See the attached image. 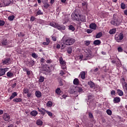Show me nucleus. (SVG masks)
I'll use <instances>...</instances> for the list:
<instances>
[{
    "label": "nucleus",
    "instance_id": "nucleus-1",
    "mask_svg": "<svg viewBox=\"0 0 127 127\" xmlns=\"http://www.w3.org/2000/svg\"><path fill=\"white\" fill-rule=\"evenodd\" d=\"M71 18L73 20H76L77 21H82V22H85L86 21V17L83 15H80L77 13L72 14Z\"/></svg>",
    "mask_w": 127,
    "mask_h": 127
},
{
    "label": "nucleus",
    "instance_id": "nucleus-2",
    "mask_svg": "<svg viewBox=\"0 0 127 127\" xmlns=\"http://www.w3.org/2000/svg\"><path fill=\"white\" fill-rule=\"evenodd\" d=\"M75 42H76V40L73 38L68 37L66 38L65 40L64 44L62 45V49H64L66 47V45L68 46L73 45Z\"/></svg>",
    "mask_w": 127,
    "mask_h": 127
},
{
    "label": "nucleus",
    "instance_id": "nucleus-3",
    "mask_svg": "<svg viewBox=\"0 0 127 127\" xmlns=\"http://www.w3.org/2000/svg\"><path fill=\"white\" fill-rule=\"evenodd\" d=\"M50 25L53 27H54L55 28H57V29H59V30H65V29H66V27L65 26H61L59 24L56 23L54 22H51L50 23Z\"/></svg>",
    "mask_w": 127,
    "mask_h": 127
},
{
    "label": "nucleus",
    "instance_id": "nucleus-4",
    "mask_svg": "<svg viewBox=\"0 0 127 127\" xmlns=\"http://www.w3.org/2000/svg\"><path fill=\"white\" fill-rule=\"evenodd\" d=\"M111 23L115 26H118V25H120V24H121V21L119 19H118V18L114 16L113 19L111 21Z\"/></svg>",
    "mask_w": 127,
    "mask_h": 127
},
{
    "label": "nucleus",
    "instance_id": "nucleus-5",
    "mask_svg": "<svg viewBox=\"0 0 127 127\" xmlns=\"http://www.w3.org/2000/svg\"><path fill=\"white\" fill-rule=\"evenodd\" d=\"M124 39V34L123 33H120L119 35H115V40L117 42H121V40Z\"/></svg>",
    "mask_w": 127,
    "mask_h": 127
},
{
    "label": "nucleus",
    "instance_id": "nucleus-6",
    "mask_svg": "<svg viewBox=\"0 0 127 127\" xmlns=\"http://www.w3.org/2000/svg\"><path fill=\"white\" fill-rule=\"evenodd\" d=\"M2 63L3 65H9L11 63V60H10V58H7L2 60Z\"/></svg>",
    "mask_w": 127,
    "mask_h": 127
},
{
    "label": "nucleus",
    "instance_id": "nucleus-7",
    "mask_svg": "<svg viewBox=\"0 0 127 127\" xmlns=\"http://www.w3.org/2000/svg\"><path fill=\"white\" fill-rule=\"evenodd\" d=\"M8 71V68H0V77H1V76H3V75H5V72H7Z\"/></svg>",
    "mask_w": 127,
    "mask_h": 127
},
{
    "label": "nucleus",
    "instance_id": "nucleus-8",
    "mask_svg": "<svg viewBox=\"0 0 127 127\" xmlns=\"http://www.w3.org/2000/svg\"><path fill=\"white\" fill-rule=\"evenodd\" d=\"M38 111L40 113L41 115H42L43 116L45 115V113H46V110L44 108H39L38 107Z\"/></svg>",
    "mask_w": 127,
    "mask_h": 127
},
{
    "label": "nucleus",
    "instance_id": "nucleus-9",
    "mask_svg": "<svg viewBox=\"0 0 127 127\" xmlns=\"http://www.w3.org/2000/svg\"><path fill=\"white\" fill-rule=\"evenodd\" d=\"M84 57L85 58L83 59V60H88V59H90L91 57H92V53H86Z\"/></svg>",
    "mask_w": 127,
    "mask_h": 127
},
{
    "label": "nucleus",
    "instance_id": "nucleus-10",
    "mask_svg": "<svg viewBox=\"0 0 127 127\" xmlns=\"http://www.w3.org/2000/svg\"><path fill=\"white\" fill-rule=\"evenodd\" d=\"M10 119V116L8 114H4L3 117V119L5 122H8L9 121V119Z\"/></svg>",
    "mask_w": 127,
    "mask_h": 127
},
{
    "label": "nucleus",
    "instance_id": "nucleus-11",
    "mask_svg": "<svg viewBox=\"0 0 127 127\" xmlns=\"http://www.w3.org/2000/svg\"><path fill=\"white\" fill-rule=\"evenodd\" d=\"M89 27L91 29H94V30H96L97 28V25H96V23H92L91 24H90Z\"/></svg>",
    "mask_w": 127,
    "mask_h": 127
},
{
    "label": "nucleus",
    "instance_id": "nucleus-12",
    "mask_svg": "<svg viewBox=\"0 0 127 127\" xmlns=\"http://www.w3.org/2000/svg\"><path fill=\"white\" fill-rule=\"evenodd\" d=\"M35 94L37 98H41V97L42 96V93H41V92L39 91H36Z\"/></svg>",
    "mask_w": 127,
    "mask_h": 127
},
{
    "label": "nucleus",
    "instance_id": "nucleus-13",
    "mask_svg": "<svg viewBox=\"0 0 127 127\" xmlns=\"http://www.w3.org/2000/svg\"><path fill=\"white\" fill-rule=\"evenodd\" d=\"M113 102L115 104H117L118 103H120L121 102V98L118 97H115L114 98Z\"/></svg>",
    "mask_w": 127,
    "mask_h": 127
},
{
    "label": "nucleus",
    "instance_id": "nucleus-14",
    "mask_svg": "<svg viewBox=\"0 0 127 127\" xmlns=\"http://www.w3.org/2000/svg\"><path fill=\"white\" fill-rule=\"evenodd\" d=\"M30 115L32 116V117H36V116L38 115V112L35 110H33L30 112Z\"/></svg>",
    "mask_w": 127,
    "mask_h": 127
},
{
    "label": "nucleus",
    "instance_id": "nucleus-15",
    "mask_svg": "<svg viewBox=\"0 0 127 127\" xmlns=\"http://www.w3.org/2000/svg\"><path fill=\"white\" fill-rule=\"evenodd\" d=\"M13 102H14L15 103H20V102H22V99L20 98H15L13 99Z\"/></svg>",
    "mask_w": 127,
    "mask_h": 127
},
{
    "label": "nucleus",
    "instance_id": "nucleus-16",
    "mask_svg": "<svg viewBox=\"0 0 127 127\" xmlns=\"http://www.w3.org/2000/svg\"><path fill=\"white\" fill-rule=\"evenodd\" d=\"M17 96V93L14 92L13 93H12L11 96L9 97V100H12V99H14V98H15Z\"/></svg>",
    "mask_w": 127,
    "mask_h": 127
},
{
    "label": "nucleus",
    "instance_id": "nucleus-17",
    "mask_svg": "<svg viewBox=\"0 0 127 127\" xmlns=\"http://www.w3.org/2000/svg\"><path fill=\"white\" fill-rule=\"evenodd\" d=\"M88 84L90 88H94V87H95V83H94V82H93L92 81H89L88 82Z\"/></svg>",
    "mask_w": 127,
    "mask_h": 127
},
{
    "label": "nucleus",
    "instance_id": "nucleus-18",
    "mask_svg": "<svg viewBox=\"0 0 127 127\" xmlns=\"http://www.w3.org/2000/svg\"><path fill=\"white\" fill-rule=\"evenodd\" d=\"M117 94L119 95V96H123L124 95V92H123V90L121 89H118L117 90Z\"/></svg>",
    "mask_w": 127,
    "mask_h": 127
},
{
    "label": "nucleus",
    "instance_id": "nucleus-19",
    "mask_svg": "<svg viewBox=\"0 0 127 127\" xmlns=\"http://www.w3.org/2000/svg\"><path fill=\"white\" fill-rule=\"evenodd\" d=\"M85 75H86V73L85 72V71H82L81 72H80V76L81 79H85Z\"/></svg>",
    "mask_w": 127,
    "mask_h": 127
},
{
    "label": "nucleus",
    "instance_id": "nucleus-20",
    "mask_svg": "<svg viewBox=\"0 0 127 127\" xmlns=\"http://www.w3.org/2000/svg\"><path fill=\"white\" fill-rule=\"evenodd\" d=\"M88 116H89V119H91V121L92 122L94 121V116L93 115V114L91 112H89Z\"/></svg>",
    "mask_w": 127,
    "mask_h": 127
},
{
    "label": "nucleus",
    "instance_id": "nucleus-21",
    "mask_svg": "<svg viewBox=\"0 0 127 127\" xmlns=\"http://www.w3.org/2000/svg\"><path fill=\"white\" fill-rule=\"evenodd\" d=\"M93 44L94 45H100L101 44V41L96 40L94 41Z\"/></svg>",
    "mask_w": 127,
    "mask_h": 127
},
{
    "label": "nucleus",
    "instance_id": "nucleus-22",
    "mask_svg": "<svg viewBox=\"0 0 127 127\" xmlns=\"http://www.w3.org/2000/svg\"><path fill=\"white\" fill-rule=\"evenodd\" d=\"M60 63L61 64V65H64L66 64V63H65V61L63 60V58L62 57L60 58Z\"/></svg>",
    "mask_w": 127,
    "mask_h": 127
},
{
    "label": "nucleus",
    "instance_id": "nucleus-23",
    "mask_svg": "<svg viewBox=\"0 0 127 127\" xmlns=\"http://www.w3.org/2000/svg\"><path fill=\"white\" fill-rule=\"evenodd\" d=\"M9 44V43L7 42V40H6V39H4L2 41V45H8V44Z\"/></svg>",
    "mask_w": 127,
    "mask_h": 127
},
{
    "label": "nucleus",
    "instance_id": "nucleus-24",
    "mask_svg": "<svg viewBox=\"0 0 127 127\" xmlns=\"http://www.w3.org/2000/svg\"><path fill=\"white\" fill-rule=\"evenodd\" d=\"M79 79L78 78H75L73 80V84L74 85H78L79 84Z\"/></svg>",
    "mask_w": 127,
    "mask_h": 127
},
{
    "label": "nucleus",
    "instance_id": "nucleus-25",
    "mask_svg": "<svg viewBox=\"0 0 127 127\" xmlns=\"http://www.w3.org/2000/svg\"><path fill=\"white\" fill-rule=\"evenodd\" d=\"M43 122L41 120H38L36 122V124L38 126H42Z\"/></svg>",
    "mask_w": 127,
    "mask_h": 127
},
{
    "label": "nucleus",
    "instance_id": "nucleus-26",
    "mask_svg": "<svg viewBox=\"0 0 127 127\" xmlns=\"http://www.w3.org/2000/svg\"><path fill=\"white\" fill-rule=\"evenodd\" d=\"M66 51L68 54H71V53H72V48L71 47H68Z\"/></svg>",
    "mask_w": 127,
    "mask_h": 127
},
{
    "label": "nucleus",
    "instance_id": "nucleus-27",
    "mask_svg": "<svg viewBox=\"0 0 127 127\" xmlns=\"http://www.w3.org/2000/svg\"><path fill=\"white\" fill-rule=\"evenodd\" d=\"M116 31H117L116 29H112L110 30L109 33L110 34H115L116 33Z\"/></svg>",
    "mask_w": 127,
    "mask_h": 127
},
{
    "label": "nucleus",
    "instance_id": "nucleus-28",
    "mask_svg": "<svg viewBox=\"0 0 127 127\" xmlns=\"http://www.w3.org/2000/svg\"><path fill=\"white\" fill-rule=\"evenodd\" d=\"M13 76V73H12L10 71H8L7 73V77H9V78H11Z\"/></svg>",
    "mask_w": 127,
    "mask_h": 127
},
{
    "label": "nucleus",
    "instance_id": "nucleus-29",
    "mask_svg": "<svg viewBox=\"0 0 127 127\" xmlns=\"http://www.w3.org/2000/svg\"><path fill=\"white\" fill-rule=\"evenodd\" d=\"M23 71L26 72L27 73V74L28 75H30V70H28V69L27 68H25L23 69Z\"/></svg>",
    "mask_w": 127,
    "mask_h": 127
},
{
    "label": "nucleus",
    "instance_id": "nucleus-30",
    "mask_svg": "<svg viewBox=\"0 0 127 127\" xmlns=\"http://www.w3.org/2000/svg\"><path fill=\"white\" fill-rule=\"evenodd\" d=\"M103 36V33L99 32L96 35V38H100V37H102Z\"/></svg>",
    "mask_w": 127,
    "mask_h": 127
},
{
    "label": "nucleus",
    "instance_id": "nucleus-31",
    "mask_svg": "<svg viewBox=\"0 0 127 127\" xmlns=\"http://www.w3.org/2000/svg\"><path fill=\"white\" fill-rule=\"evenodd\" d=\"M62 92L61 91V89H60V88H58L56 90V94H58V95H60Z\"/></svg>",
    "mask_w": 127,
    "mask_h": 127
},
{
    "label": "nucleus",
    "instance_id": "nucleus-32",
    "mask_svg": "<svg viewBox=\"0 0 127 127\" xmlns=\"http://www.w3.org/2000/svg\"><path fill=\"white\" fill-rule=\"evenodd\" d=\"M46 113L47 114V115L49 116V117H53V114L51 113V112H49L47 110H46Z\"/></svg>",
    "mask_w": 127,
    "mask_h": 127
},
{
    "label": "nucleus",
    "instance_id": "nucleus-33",
    "mask_svg": "<svg viewBox=\"0 0 127 127\" xmlns=\"http://www.w3.org/2000/svg\"><path fill=\"white\" fill-rule=\"evenodd\" d=\"M39 82L40 83H42L43 82H44V77L40 76L39 79Z\"/></svg>",
    "mask_w": 127,
    "mask_h": 127
},
{
    "label": "nucleus",
    "instance_id": "nucleus-34",
    "mask_svg": "<svg viewBox=\"0 0 127 127\" xmlns=\"http://www.w3.org/2000/svg\"><path fill=\"white\" fill-rule=\"evenodd\" d=\"M23 92L24 94H27L29 92V89L27 88H24L23 90Z\"/></svg>",
    "mask_w": 127,
    "mask_h": 127
},
{
    "label": "nucleus",
    "instance_id": "nucleus-35",
    "mask_svg": "<svg viewBox=\"0 0 127 127\" xmlns=\"http://www.w3.org/2000/svg\"><path fill=\"white\" fill-rule=\"evenodd\" d=\"M31 56L33 58H35V59L38 58V56L35 53H32Z\"/></svg>",
    "mask_w": 127,
    "mask_h": 127
},
{
    "label": "nucleus",
    "instance_id": "nucleus-36",
    "mask_svg": "<svg viewBox=\"0 0 127 127\" xmlns=\"http://www.w3.org/2000/svg\"><path fill=\"white\" fill-rule=\"evenodd\" d=\"M5 2H6L7 4H10V3L13 2V0H6Z\"/></svg>",
    "mask_w": 127,
    "mask_h": 127
},
{
    "label": "nucleus",
    "instance_id": "nucleus-37",
    "mask_svg": "<svg viewBox=\"0 0 127 127\" xmlns=\"http://www.w3.org/2000/svg\"><path fill=\"white\" fill-rule=\"evenodd\" d=\"M69 30H71V31H74L75 30V27H74V26L70 25L69 26Z\"/></svg>",
    "mask_w": 127,
    "mask_h": 127
},
{
    "label": "nucleus",
    "instance_id": "nucleus-38",
    "mask_svg": "<svg viewBox=\"0 0 127 127\" xmlns=\"http://www.w3.org/2000/svg\"><path fill=\"white\" fill-rule=\"evenodd\" d=\"M8 20H10V21H12L13 19H14V15H11L8 17Z\"/></svg>",
    "mask_w": 127,
    "mask_h": 127
},
{
    "label": "nucleus",
    "instance_id": "nucleus-39",
    "mask_svg": "<svg viewBox=\"0 0 127 127\" xmlns=\"http://www.w3.org/2000/svg\"><path fill=\"white\" fill-rule=\"evenodd\" d=\"M42 14H43V12H42V11H41V10H38L37 11L36 16H37V15H41Z\"/></svg>",
    "mask_w": 127,
    "mask_h": 127
},
{
    "label": "nucleus",
    "instance_id": "nucleus-40",
    "mask_svg": "<svg viewBox=\"0 0 127 127\" xmlns=\"http://www.w3.org/2000/svg\"><path fill=\"white\" fill-rule=\"evenodd\" d=\"M30 65H31V66H34V64H35V62H34V61L33 60H31L30 61L28 62Z\"/></svg>",
    "mask_w": 127,
    "mask_h": 127
},
{
    "label": "nucleus",
    "instance_id": "nucleus-41",
    "mask_svg": "<svg viewBox=\"0 0 127 127\" xmlns=\"http://www.w3.org/2000/svg\"><path fill=\"white\" fill-rule=\"evenodd\" d=\"M121 6L122 9H126V4L125 3H121Z\"/></svg>",
    "mask_w": 127,
    "mask_h": 127
},
{
    "label": "nucleus",
    "instance_id": "nucleus-42",
    "mask_svg": "<svg viewBox=\"0 0 127 127\" xmlns=\"http://www.w3.org/2000/svg\"><path fill=\"white\" fill-rule=\"evenodd\" d=\"M90 41H84V44L86 45V46H89V45H90Z\"/></svg>",
    "mask_w": 127,
    "mask_h": 127
},
{
    "label": "nucleus",
    "instance_id": "nucleus-43",
    "mask_svg": "<svg viewBox=\"0 0 127 127\" xmlns=\"http://www.w3.org/2000/svg\"><path fill=\"white\" fill-rule=\"evenodd\" d=\"M107 115H109V116H111L112 115V111L111 110L108 109L106 111Z\"/></svg>",
    "mask_w": 127,
    "mask_h": 127
},
{
    "label": "nucleus",
    "instance_id": "nucleus-44",
    "mask_svg": "<svg viewBox=\"0 0 127 127\" xmlns=\"http://www.w3.org/2000/svg\"><path fill=\"white\" fill-rule=\"evenodd\" d=\"M47 107H52V102L51 101H49L47 103Z\"/></svg>",
    "mask_w": 127,
    "mask_h": 127
},
{
    "label": "nucleus",
    "instance_id": "nucleus-45",
    "mask_svg": "<svg viewBox=\"0 0 127 127\" xmlns=\"http://www.w3.org/2000/svg\"><path fill=\"white\" fill-rule=\"evenodd\" d=\"M76 90H77V92H82V91H83V89H82L81 87H76Z\"/></svg>",
    "mask_w": 127,
    "mask_h": 127
},
{
    "label": "nucleus",
    "instance_id": "nucleus-46",
    "mask_svg": "<svg viewBox=\"0 0 127 127\" xmlns=\"http://www.w3.org/2000/svg\"><path fill=\"white\" fill-rule=\"evenodd\" d=\"M5 24L4 21L0 20V26H3V25Z\"/></svg>",
    "mask_w": 127,
    "mask_h": 127
},
{
    "label": "nucleus",
    "instance_id": "nucleus-47",
    "mask_svg": "<svg viewBox=\"0 0 127 127\" xmlns=\"http://www.w3.org/2000/svg\"><path fill=\"white\" fill-rule=\"evenodd\" d=\"M87 2H84L82 3V6L85 7V9H87Z\"/></svg>",
    "mask_w": 127,
    "mask_h": 127
},
{
    "label": "nucleus",
    "instance_id": "nucleus-48",
    "mask_svg": "<svg viewBox=\"0 0 127 127\" xmlns=\"http://www.w3.org/2000/svg\"><path fill=\"white\" fill-rule=\"evenodd\" d=\"M118 52H123V48L119 47L118 48Z\"/></svg>",
    "mask_w": 127,
    "mask_h": 127
},
{
    "label": "nucleus",
    "instance_id": "nucleus-49",
    "mask_svg": "<svg viewBox=\"0 0 127 127\" xmlns=\"http://www.w3.org/2000/svg\"><path fill=\"white\" fill-rule=\"evenodd\" d=\"M36 18L33 16H32L31 17H30V21H34V20H35Z\"/></svg>",
    "mask_w": 127,
    "mask_h": 127
},
{
    "label": "nucleus",
    "instance_id": "nucleus-50",
    "mask_svg": "<svg viewBox=\"0 0 127 127\" xmlns=\"http://www.w3.org/2000/svg\"><path fill=\"white\" fill-rule=\"evenodd\" d=\"M60 74L61 75V76H63V75L65 74V72L63 70H61Z\"/></svg>",
    "mask_w": 127,
    "mask_h": 127
},
{
    "label": "nucleus",
    "instance_id": "nucleus-51",
    "mask_svg": "<svg viewBox=\"0 0 127 127\" xmlns=\"http://www.w3.org/2000/svg\"><path fill=\"white\" fill-rule=\"evenodd\" d=\"M111 95H114L115 96V95H116V91L115 90H112L111 92Z\"/></svg>",
    "mask_w": 127,
    "mask_h": 127
},
{
    "label": "nucleus",
    "instance_id": "nucleus-52",
    "mask_svg": "<svg viewBox=\"0 0 127 127\" xmlns=\"http://www.w3.org/2000/svg\"><path fill=\"white\" fill-rule=\"evenodd\" d=\"M27 94V97L28 98H30L31 97V96H32V93L29 92Z\"/></svg>",
    "mask_w": 127,
    "mask_h": 127
},
{
    "label": "nucleus",
    "instance_id": "nucleus-53",
    "mask_svg": "<svg viewBox=\"0 0 127 127\" xmlns=\"http://www.w3.org/2000/svg\"><path fill=\"white\" fill-rule=\"evenodd\" d=\"M78 59H83L84 58V56L81 55L78 56Z\"/></svg>",
    "mask_w": 127,
    "mask_h": 127
},
{
    "label": "nucleus",
    "instance_id": "nucleus-54",
    "mask_svg": "<svg viewBox=\"0 0 127 127\" xmlns=\"http://www.w3.org/2000/svg\"><path fill=\"white\" fill-rule=\"evenodd\" d=\"M62 69H63L64 70H65V69H66V64H62Z\"/></svg>",
    "mask_w": 127,
    "mask_h": 127
},
{
    "label": "nucleus",
    "instance_id": "nucleus-55",
    "mask_svg": "<svg viewBox=\"0 0 127 127\" xmlns=\"http://www.w3.org/2000/svg\"><path fill=\"white\" fill-rule=\"evenodd\" d=\"M11 87H12V89L15 88V87H16V82H14V84H12Z\"/></svg>",
    "mask_w": 127,
    "mask_h": 127
},
{
    "label": "nucleus",
    "instance_id": "nucleus-56",
    "mask_svg": "<svg viewBox=\"0 0 127 127\" xmlns=\"http://www.w3.org/2000/svg\"><path fill=\"white\" fill-rule=\"evenodd\" d=\"M44 7H45V8H48V7H49V4H45L44 5Z\"/></svg>",
    "mask_w": 127,
    "mask_h": 127
},
{
    "label": "nucleus",
    "instance_id": "nucleus-57",
    "mask_svg": "<svg viewBox=\"0 0 127 127\" xmlns=\"http://www.w3.org/2000/svg\"><path fill=\"white\" fill-rule=\"evenodd\" d=\"M87 98L88 100H91L93 98V95H88Z\"/></svg>",
    "mask_w": 127,
    "mask_h": 127
},
{
    "label": "nucleus",
    "instance_id": "nucleus-58",
    "mask_svg": "<svg viewBox=\"0 0 127 127\" xmlns=\"http://www.w3.org/2000/svg\"><path fill=\"white\" fill-rule=\"evenodd\" d=\"M125 93L127 94V84L125 85Z\"/></svg>",
    "mask_w": 127,
    "mask_h": 127
},
{
    "label": "nucleus",
    "instance_id": "nucleus-59",
    "mask_svg": "<svg viewBox=\"0 0 127 127\" xmlns=\"http://www.w3.org/2000/svg\"><path fill=\"white\" fill-rule=\"evenodd\" d=\"M40 62H41L42 63H44V62H45V59H43V58H42L41 59Z\"/></svg>",
    "mask_w": 127,
    "mask_h": 127
},
{
    "label": "nucleus",
    "instance_id": "nucleus-60",
    "mask_svg": "<svg viewBox=\"0 0 127 127\" xmlns=\"http://www.w3.org/2000/svg\"><path fill=\"white\" fill-rule=\"evenodd\" d=\"M87 33H92V30L91 29H87Z\"/></svg>",
    "mask_w": 127,
    "mask_h": 127
},
{
    "label": "nucleus",
    "instance_id": "nucleus-61",
    "mask_svg": "<svg viewBox=\"0 0 127 127\" xmlns=\"http://www.w3.org/2000/svg\"><path fill=\"white\" fill-rule=\"evenodd\" d=\"M43 45H48L49 44L47 42H44L43 43Z\"/></svg>",
    "mask_w": 127,
    "mask_h": 127
},
{
    "label": "nucleus",
    "instance_id": "nucleus-62",
    "mask_svg": "<svg viewBox=\"0 0 127 127\" xmlns=\"http://www.w3.org/2000/svg\"><path fill=\"white\" fill-rule=\"evenodd\" d=\"M52 39L53 41H56V40H57V39H56V37H52Z\"/></svg>",
    "mask_w": 127,
    "mask_h": 127
},
{
    "label": "nucleus",
    "instance_id": "nucleus-63",
    "mask_svg": "<svg viewBox=\"0 0 127 127\" xmlns=\"http://www.w3.org/2000/svg\"><path fill=\"white\" fill-rule=\"evenodd\" d=\"M56 48H57V49H60V45L58 44V45H57V46H56Z\"/></svg>",
    "mask_w": 127,
    "mask_h": 127
},
{
    "label": "nucleus",
    "instance_id": "nucleus-64",
    "mask_svg": "<svg viewBox=\"0 0 127 127\" xmlns=\"http://www.w3.org/2000/svg\"><path fill=\"white\" fill-rule=\"evenodd\" d=\"M7 127H13V125L12 124H9Z\"/></svg>",
    "mask_w": 127,
    "mask_h": 127
}]
</instances>
